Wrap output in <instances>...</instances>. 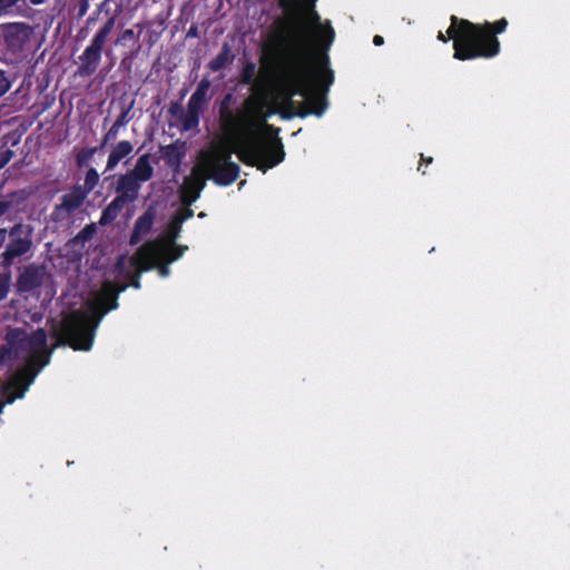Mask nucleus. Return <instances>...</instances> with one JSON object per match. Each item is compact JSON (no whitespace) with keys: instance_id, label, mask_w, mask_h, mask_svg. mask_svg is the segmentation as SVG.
<instances>
[{"instance_id":"f257e3e1","label":"nucleus","mask_w":570,"mask_h":570,"mask_svg":"<svg viewBox=\"0 0 570 570\" xmlns=\"http://www.w3.org/2000/svg\"><path fill=\"white\" fill-rule=\"evenodd\" d=\"M285 18L274 21V32L264 55L279 57L277 81L288 114L283 118L322 116L326 95L334 82L328 51L335 40L330 20L322 21L314 4L301 0H278Z\"/></svg>"},{"instance_id":"f03ea898","label":"nucleus","mask_w":570,"mask_h":570,"mask_svg":"<svg viewBox=\"0 0 570 570\" xmlns=\"http://www.w3.org/2000/svg\"><path fill=\"white\" fill-rule=\"evenodd\" d=\"M446 36L439 31L442 42L453 40V58L465 61L478 58H493L499 55L501 45L498 35L505 31L508 20L501 18L494 22L474 23L468 19L451 16Z\"/></svg>"},{"instance_id":"7ed1b4c3","label":"nucleus","mask_w":570,"mask_h":570,"mask_svg":"<svg viewBox=\"0 0 570 570\" xmlns=\"http://www.w3.org/2000/svg\"><path fill=\"white\" fill-rule=\"evenodd\" d=\"M127 287V284L119 282H105L94 305L95 311L99 313L98 317L95 320L82 311H75L65 316L60 327L53 332L57 344L70 346L75 351H89L100 318L118 307V295Z\"/></svg>"},{"instance_id":"20e7f679","label":"nucleus","mask_w":570,"mask_h":570,"mask_svg":"<svg viewBox=\"0 0 570 570\" xmlns=\"http://www.w3.org/2000/svg\"><path fill=\"white\" fill-rule=\"evenodd\" d=\"M235 144V148H219L205 157L202 166L213 165L214 163H233L232 154L235 153L238 159L250 167H256L264 174L285 158V150L282 139L278 135L265 134L254 130L250 134L240 136H229Z\"/></svg>"},{"instance_id":"39448f33","label":"nucleus","mask_w":570,"mask_h":570,"mask_svg":"<svg viewBox=\"0 0 570 570\" xmlns=\"http://www.w3.org/2000/svg\"><path fill=\"white\" fill-rule=\"evenodd\" d=\"M233 95L226 94L219 104V122L222 130L227 136H240L250 134L262 127L265 134L278 135L279 128L265 121L264 102L254 97H248L243 105V109L234 111L230 106Z\"/></svg>"},{"instance_id":"423d86ee","label":"nucleus","mask_w":570,"mask_h":570,"mask_svg":"<svg viewBox=\"0 0 570 570\" xmlns=\"http://www.w3.org/2000/svg\"><path fill=\"white\" fill-rule=\"evenodd\" d=\"M116 24V17H109L107 21L96 31L90 43L78 57V67L76 76L81 78L91 77L96 73L101 59L105 46Z\"/></svg>"},{"instance_id":"0eeeda50","label":"nucleus","mask_w":570,"mask_h":570,"mask_svg":"<svg viewBox=\"0 0 570 570\" xmlns=\"http://www.w3.org/2000/svg\"><path fill=\"white\" fill-rule=\"evenodd\" d=\"M8 243L0 254V265L10 268L17 258L27 256L33 248V227L18 222L8 228Z\"/></svg>"},{"instance_id":"6e6552de","label":"nucleus","mask_w":570,"mask_h":570,"mask_svg":"<svg viewBox=\"0 0 570 570\" xmlns=\"http://www.w3.org/2000/svg\"><path fill=\"white\" fill-rule=\"evenodd\" d=\"M155 246L154 243L142 244L130 258V265L135 268L134 272H126V283L136 289L141 287L140 276L142 273L154 269L155 264L153 263V256L150 249Z\"/></svg>"},{"instance_id":"1a4fd4ad","label":"nucleus","mask_w":570,"mask_h":570,"mask_svg":"<svg viewBox=\"0 0 570 570\" xmlns=\"http://www.w3.org/2000/svg\"><path fill=\"white\" fill-rule=\"evenodd\" d=\"M88 195L80 188V185H73L68 193L61 196L60 203L55 205L51 219L56 223L68 219L76 210L82 207Z\"/></svg>"},{"instance_id":"9d476101","label":"nucleus","mask_w":570,"mask_h":570,"mask_svg":"<svg viewBox=\"0 0 570 570\" xmlns=\"http://www.w3.org/2000/svg\"><path fill=\"white\" fill-rule=\"evenodd\" d=\"M212 96L208 92L196 89L187 102L185 114H181V130L189 131L199 126L200 115L210 101Z\"/></svg>"},{"instance_id":"9b49d317","label":"nucleus","mask_w":570,"mask_h":570,"mask_svg":"<svg viewBox=\"0 0 570 570\" xmlns=\"http://www.w3.org/2000/svg\"><path fill=\"white\" fill-rule=\"evenodd\" d=\"M206 176L198 167L191 171V176L185 177L179 188V198L184 206H191L199 197L206 186Z\"/></svg>"},{"instance_id":"f8f14e48","label":"nucleus","mask_w":570,"mask_h":570,"mask_svg":"<svg viewBox=\"0 0 570 570\" xmlns=\"http://www.w3.org/2000/svg\"><path fill=\"white\" fill-rule=\"evenodd\" d=\"M207 174L206 178L212 179L218 186H228L239 177L240 167L236 163H224L202 166Z\"/></svg>"},{"instance_id":"ddd939ff","label":"nucleus","mask_w":570,"mask_h":570,"mask_svg":"<svg viewBox=\"0 0 570 570\" xmlns=\"http://www.w3.org/2000/svg\"><path fill=\"white\" fill-rule=\"evenodd\" d=\"M45 268L35 263L23 267L19 274L16 287L19 293H30L39 288L43 283Z\"/></svg>"},{"instance_id":"4468645a","label":"nucleus","mask_w":570,"mask_h":570,"mask_svg":"<svg viewBox=\"0 0 570 570\" xmlns=\"http://www.w3.org/2000/svg\"><path fill=\"white\" fill-rule=\"evenodd\" d=\"M27 347L30 350V352L39 354L37 356L33 355L30 358L31 365L38 364L41 368L49 362V354L45 353L47 347V333L43 328H38L30 335H27L26 348Z\"/></svg>"},{"instance_id":"2eb2a0df","label":"nucleus","mask_w":570,"mask_h":570,"mask_svg":"<svg viewBox=\"0 0 570 570\" xmlns=\"http://www.w3.org/2000/svg\"><path fill=\"white\" fill-rule=\"evenodd\" d=\"M31 35V28L26 23L9 24L4 30V43L12 52L24 48Z\"/></svg>"},{"instance_id":"dca6fc26","label":"nucleus","mask_w":570,"mask_h":570,"mask_svg":"<svg viewBox=\"0 0 570 570\" xmlns=\"http://www.w3.org/2000/svg\"><path fill=\"white\" fill-rule=\"evenodd\" d=\"M148 243L155 244L150 249L154 264L157 258H164L167 263H174L184 255L185 250H187V246L177 245L175 242L149 240Z\"/></svg>"},{"instance_id":"f3484780","label":"nucleus","mask_w":570,"mask_h":570,"mask_svg":"<svg viewBox=\"0 0 570 570\" xmlns=\"http://www.w3.org/2000/svg\"><path fill=\"white\" fill-rule=\"evenodd\" d=\"M160 151L167 167L171 168L174 173L180 170L181 161L186 156V145L181 140H176L173 144L161 146Z\"/></svg>"},{"instance_id":"a211bd4d","label":"nucleus","mask_w":570,"mask_h":570,"mask_svg":"<svg viewBox=\"0 0 570 570\" xmlns=\"http://www.w3.org/2000/svg\"><path fill=\"white\" fill-rule=\"evenodd\" d=\"M140 187L141 184L129 173L122 174L116 183L117 197L122 198L126 203H134L138 198Z\"/></svg>"},{"instance_id":"6ab92c4d","label":"nucleus","mask_w":570,"mask_h":570,"mask_svg":"<svg viewBox=\"0 0 570 570\" xmlns=\"http://www.w3.org/2000/svg\"><path fill=\"white\" fill-rule=\"evenodd\" d=\"M155 217V212L151 208H148L136 219L129 239L131 245L139 243L144 236L151 232Z\"/></svg>"},{"instance_id":"aec40b11","label":"nucleus","mask_w":570,"mask_h":570,"mask_svg":"<svg viewBox=\"0 0 570 570\" xmlns=\"http://www.w3.org/2000/svg\"><path fill=\"white\" fill-rule=\"evenodd\" d=\"M128 173L140 184L150 180L154 176V167L150 164V154L146 153L139 156L134 168Z\"/></svg>"},{"instance_id":"412c9836","label":"nucleus","mask_w":570,"mask_h":570,"mask_svg":"<svg viewBox=\"0 0 570 570\" xmlns=\"http://www.w3.org/2000/svg\"><path fill=\"white\" fill-rule=\"evenodd\" d=\"M134 150V146L129 140H121L119 141L110 151L107 165H106V171H111L116 168V166L126 157H128Z\"/></svg>"},{"instance_id":"4be33fe9","label":"nucleus","mask_w":570,"mask_h":570,"mask_svg":"<svg viewBox=\"0 0 570 570\" xmlns=\"http://www.w3.org/2000/svg\"><path fill=\"white\" fill-rule=\"evenodd\" d=\"M235 56L232 52V48L227 42H224L220 51L208 62V68L213 72L223 70L228 63L233 62Z\"/></svg>"},{"instance_id":"5701e85b","label":"nucleus","mask_w":570,"mask_h":570,"mask_svg":"<svg viewBox=\"0 0 570 570\" xmlns=\"http://www.w3.org/2000/svg\"><path fill=\"white\" fill-rule=\"evenodd\" d=\"M126 204L122 198L116 196L102 210L99 223L107 224L115 220Z\"/></svg>"},{"instance_id":"b1692460","label":"nucleus","mask_w":570,"mask_h":570,"mask_svg":"<svg viewBox=\"0 0 570 570\" xmlns=\"http://www.w3.org/2000/svg\"><path fill=\"white\" fill-rule=\"evenodd\" d=\"M6 341L10 348L24 350L27 333L22 328H10L6 334Z\"/></svg>"},{"instance_id":"393cba45","label":"nucleus","mask_w":570,"mask_h":570,"mask_svg":"<svg viewBox=\"0 0 570 570\" xmlns=\"http://www.w3.org/2000/svg\"><path fill=\"white\" fill-rule=\"evenodd\" d=\"M256 81V65L250 61L246 60L240 69L239 75V85H254Z\"/></svg>"},{"instance_id":"a878e982","label":"nucleus","mask_w":570,"mask_h":570,"mask_svg":"<svg viewBox=\"0 0 570 570\" xmlns=\"http://www.w3.org/2000/svg\"><path fill=\"white\" fill-rule=\"evenodd\" d=\"M99 178L98 171L94 167L89 168L86 173L83 185H80V188L89 195L97 187Z\"/></svg>"},{"instance_id":"bb28decb","label":"nucleus","mask_w":570,"mask_h":570,"mask_svg":"<svg viewBox=\"0 0 570 570\" xmlns=\"http://www.w3.org/2000/svg\"><path fill=\"white\" fill-rule=\"evenodd\" d=\"M97 147H90V148H82L77 155H76V166L78 168H82L85 166H88L90 159L94 157V155L97 153Z\"/></svg>"},{"instance_id":"cd10ccee","label":"nucleus","mask_w":570,"mask_h":570,"mask_svg":"<svg viewBox=\"0 0 570 570\" xmlns=\"http://www.w3.org/2000/svg\"><path fill=\"white\" fill-rule=\"evenodd\" d=\"M136 27L139 28L138 33H135V31L132 29H125L124 31H121L118 35V37L116 39V45L124 46L126 43V41H128V40L137 41L139 39V37H140V33H141V30H142V24L141 23H137Z\"/></svg>"},{"instance_id":"c85d7f7f","label":"nucleus","mask_w":570,"mask_h":570,"mask_svg":"<svg viewBox=\"0 0 570 570\" xmlns=\"http://www.w3.org/2000/svg\"><path fill=\"white\" fill-rule=\"evenodd\" d=\"M181 225L183 224H177V219L174 217L168 225V235L163 238H158L157 240L174 243L176 238L179 236Z\"/></svg>"},{"instance_id":"c756f323","label":"nucleus","mask_w":570,"mask_h":570,"mask_svg":"<svg viewBox=\"0 0 570 570\" xmlns=\"http://www.w3.org/2000/svg\"><path fill=\"white\" fill-rule=\"evenodd\" d=\"M96 232L95 224L86 225L79 233L76 235L75 240L76 242H87L92 238L94 234Z\"/></svg>"},{"instance_id":"7c9ffc66","label":"nucleus","mask_w":570,"mask_h":570,"mask_svg":"<svg viewBox=\"0 0 570 570\" xmlns=\"http://www.w3.org/2000/svg\"><path fill=\"white\" fill-rule=\"evenodd\" d=\"M10 207V202L0 200V218L9 210ZM7 234L8 228H0V248H2L6 243Z\"/></svg>"},{"instance_id":"2f4dec72","label":"nucleus","mask_w":570,"mask_h":570,"mask_svg":"<svg viewBox=\"0 0 570 570\" xmlns=\"http://www.w3.org/2000/svg\"><path fill=\"white\" fill-rule=\"evenodd\" d=\"M11 285V275L10 274H0V301L7 298L10 292Z\"/></svg>"},{"instance_id":"473e14b6","label":"nucleus","mask_w":570,"mask_h":570,"mask_svg":"<svg viewBox=\"0 0 570 570\" xmlns=\"http://www.w3.org/2000/svg\"><path fill=\"white\" fill-rule=\"evenodd\" d=\"M193 216L194 210L190 208V206H184L183 208L177 210L174 217L177 219V224H183Z\"/></svg>"},{"instance_id":"72a5a7b5","label":"nucleus","mask_w":570,"mask_h":570,"mask_svg":"<svg viewBox=\"0 0 570 570\" xmlns=\"http://www.w3.org/2000/svg\"><path fill=\"white\" fill-rule=\"evenodd\" d=\"M170 264L171 263H167V261L164 258H157V259H155L154 268H157V271L161 277H168L170 274V268H169Z\"/></svg>"},{"instance_id":"f704fd0d","label":"nucleus","mask_w":570,"mask_h":570,"mask_svg":"<svg viewBox=\"0 0 570 570\" xmlns=\"http://www.w3.org/2000/svg\"><path fill=\"white\" fill-rule=\"evenodd\" d=\"M130 110L131 106L124 108L121 112L118 115L117 119L114 124H116V127H124L130 121Z\"/></svg>"},{"instance_id":"c9c22d12","label":"nucleus","mask_w":570,"mask_h":570,"mask_svg":"<svg viewBox=\"0 0 570 570\" xmlns=\"http://www.w3.org/2000/svg\"><path fill=\"white\" fill-rule=\"evenodd\" d=\"M119 129L120 127H116V124H112L109 130L104 135L102 145H107L109 142L115 141L118 137Z\"/></svg>"},{"instance_id":"e433bc0d","label":"nucleus","mask_w":570,"mask_h":570,"mask_svg":"<svg viewBox=\"0 0 570 570\" xmlns=\"http://www.w3.org/2000/svg\"><path fill=\"white\" fill-rule=\"evenodd\" d=\"M13 155L14 154H13V151L11 149H6V150L0 153V169L6 167L10 163V160L13 157Z\"/></svg>"},{"instance_id":"4c0bfd02","label":"nucleus","mask_w":570,"mask_h":570,"mask_svg":"<svg viewBox=\"0 0 570 570\" xmlns=\"http://www.w3.org/2000/svg\"><path fill=\"white\" fill-rule=\"evenodd\" d=\"M168 112L174 117L179 116V120L181 121V114H185L186 111H184L179 102L176 101L170 104Z\"/></svg>"},{"instance_id":"58836bf2","label":"nucleus","mask_w":570,"mask_h":570,"mask_svg":"<svg viewBox=\"0 0 570 570\" xmlns=\"http://www.w3.org/2000/svg\"><path fill=\"white\" fill-rule=\"evenodd\" d=\"M10 88V82L6 77L4 71L0 70V97L4 95Z\"/></svg>"},{"instance_id":"ea45409f","label":"nucleus","mask_w":570,"mask_h":570,"mask_svg":"<svg viewBox=\"0 0 570 570\" xmlns=\"http://www.w3.org/2000/svg\"><path fill=\"white\" fill-rule=\"evenodd\" d=\"M77 9H78V12H77L78 18L85 17L89 9V1L88 0H79Z\"/></svg>"},{"instance_id":"a19ab883","label":"nucleus","mask_w":570,"mask_h":570,"mask_svg":"<svg viewBox=\"0 0 570 570\" xmlns=\"http://www.w3.org/2000/svg\"><path fill=\"white\" fill-rule=\"evenodd\" d=\"M210 87H212V81L208 79V77H204L197 85V88L198 90H203L205 92H208L209 94V90H210Z\"/></svg>"},{"instance_id":"79ce46f5","label":"nucleus","mask_w":570,"mask_h":570,"mask_svg":"<svg viewBox=\"0 0 570 570\" xmlns=\"http://www.w3.org/2000/svg\"><path fill=\"white\" fill-rule=\"evenodd\" d=\"M18 2V0H0V10L11 8Z\"/></svg>"},{"instance_id":"37998d69","label":"nucleus","mask_w":570,"mask_h":570,"mask_svg":"<svg viewBox=\"0 0 570 570\" xmlns=\"http://www.w3.org/2000/svg\"><path fill=\"white\" fill-rule=\"evenodd\" d=\"M373 43L375 46H382L384 43V38L382 36L376 35L373 38Z\"/></svg>"},{"instance_id":"c03bdc74","label":"nucleus","mask_w":570,"mask_h":570,"mask_svg":"<svg viewBox=\"0 0 570 570\" xmlns=\"http://www.w3.org/2000/svg\"><path fill=\"white\" fill-rule=\"evenodd\" d=\"M187 36L188 37H196L197 36V27H190L188 32H187Z\"/></svg>"},{"instance_id":"a18cd8bd","label":"nucleus","mask_w":570,"mask_h":570,"mask_svg":"<svg viewBox=\"0 0 570 570\" xmlns=\"http://www.w3.org/2000/svg\"><path fill=\"white\" fill-rule=\"evenodd\" d=\"M421 161L425 164H431L433 161L432 157H425L423 154H421Z\"/></svg>"},{"instance_id":"49530a36","label":"nucleus","mask_w":570,"mask_h":570,"mask_svg":"<svg viewBox=\"0 0 570 570\" xmlns=\"http://www.w3.org/2000/svg\"><path fill=\"white\" fill-rule=\"evenodd\" d=\"M46 0H30L31 4L39 6L42 4Z\"/></svg>"},{"instance_id":"de8ad7c7","label":"nucleus","mask_w":570,"mask_h":570,"mask_svg":"<svg viewBox=\"0 0 570 570\" xmlns=\"http://www.w3.org/2000/svg\"><path fill=\"white\" fill-rule=\"evenodd\" d=\"M96 21V17H89L86 21L87 26H90L91 23H94Z\"/></svg>"},{"instance_id":"09e8293b","label":"nucleus","mask_w":570,"mask_h":570,"mask_svg":"<svg viewBox=\"0 0 570 570\" xmlns=\"http://www.w3.org/2000/svg\"><path fill=\"white\" fill-rule=\"evenodd\" d=\"M117 268H120V269L124 268V258L122 257L118 261Z\"/></svg>"},{"instance_id":"8fccbe9b","label":"nucleus","mask_w":570,"mask_h":570,"mask_svg":"<svg viewBox=\"0 0 570 570\" xmlns=\"http://www.w3.org/2000/svg\"><path fill=\"white\" fill-rule=\"evenodd\" d=\"M86 35H87V29H85V28H81V29L79 30V32H78V37H80V36H83V37H85Z\"/></svg>"},{"instance_id":"3c124183","label":"nucleus","mask_w":570,"mask_h":570,"mask_svg":"<svg viewBox=\"0 0 570 570\" xmlns=\"http://www.w3.org/2000/svg\"><path fill=\"white\" fill-rule=\"evenodd\" d=\"M1 351H2V353H4V352H8V351H9V348H7V347H2V350H1Z\"/></svg>"},{"instance_id":"603ef678","label":"nucleus","mask_w":570,"mask_h":570,"mask_svg":"<svg viewBox=\"0 0 570 570\" xmlns=\"http://www.w3.org/2000/svg\"><path fill=\"white\" fill-rule=\"evenodd\" d=\"M139 50H140V46H138V47H137V49H136L135 53H138V52H139Z\"/></svg>"},{"instance_id":"864d4df0","label":"nucleus","mask_w":570,"mask_h":570,"mask_svg":"<svg viewBox=\"0 0 570 570\" xmlns=\"http://www.w3.org/2000/svg\"><path fill=\"white\" fill-rule=\"evenodd\" d=\"M186 92H187V90H184V91L181 92V98H183V97H185Z\"/></svg>"},{"instance_id":"5fc2aeb1","label":"nucleus","mask_w":570,"mask_h":570,"mask_svg":"<svg viewBox=\"0 0 570 570\" xmlns=\"http://www.w3.org/2000/svg\"><path fill=\"white\" fill-rule=\"evenodd\" d=\"M205 214L204 213H199L198 217H204Z\"/></svg>"}]
</instances>
